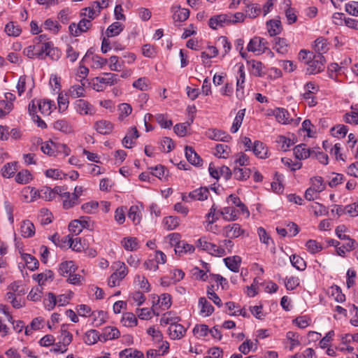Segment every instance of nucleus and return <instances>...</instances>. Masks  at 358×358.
I'll use <instances>...</instances> for the list:
<instances>
[{"label":"nucleus","instance_id":"f257e3e1","mask_svg":"<svg viewBox=\"0 0 358 358\" xmlns=\"http://www.w3.org/2000/svg\"><path fill=\"white\" fill-rule=\"evenodd\" d=\"M23 54L29 59H43L49 57L52 60H57L61 55L60 50L54 47L52 43H34L23 50Z\"/></svg>","mask_w":358,"mask_h":358},{"label":"nucleus","instance_id":"f03ea898","mask_svg":"<svg viewBox=\"0 0 358 358\" xmlns=\"http://www.w3.org/2000/svg\"><path fill=\"white\" fill-rule=\"evenodd\" d=\"M196 245L198 248L206 251L214 256L222 257L227 254L224 248L217 246L214 243L208 242L204 237L198 239L196 241Z\"/></svg>","mask_w":358,"mask_h":358},{"label":"nucleus","instance_id":"7ed1b4c3","mask_svg":"<svg viewBox=\"0 0 358 358\" xmlns=\"http://www.w3.org/2000/svg\"><path fill=\"white\" fill-rule=\"evenodd\" d=\"M268 42L264 38L255 36L251 38L248 44L247 49L249 52H252L256 55H262L268 50Z\"/></svg>","mask_w":358,"mask_h":358},{"label":"nucleus","instance_id":"20e7f679","mask_svg":"<svg viewBox=\"0 0 358 358\" xmlns=\"http://www.w3.org/2000/svg\"><path fill=\"white\" fill-rule=\"evenodd\" d=\"M209 195V190L206 187H201L190 192L188 194H183L182 200L185 202H191L192 201H204Z\"/></svg>","mask_w":358,"mask_h":358},{"label":"nucleus","instance_id":"39448f33","mask_svg":"<svg viewBox=\"0 0 358 358\" xmlns=\"http://www.w3.org/2000/svg\"><path fill=\"white\" fill-rule=\"evenodd\" d=\"M76 310L78 313V315L81 317H88L90 315H92L94 317V320L96 321V317H99L100 320L98 323L96 324V326H98L99 324H103L105 322V315L106 313L101 310L98 311L96 313L93 312L92 313V310L90 307L85 304H80L77 306Z\"/></svg>","mask_w":358,"mask_h":358},{"label":"nucleus","instance_id":"423d86ee","mask_svg":"<svg viewBox=\"0 0 358 358\" xmlns=\"http://www.w3.org/2000/svg\"><path fill=\"white\" fill-rule=\"evenodd\" d=\"M324 62L325 59L323 55H315L314 58L307 65L306 73L311 75L321 72L324 69Z\"/></svg>","mask_w":358,"mask_h":358},{"label":"nucleus","instance_id":"0eeeda50","mask_svg":"<svg viewBox=\"0 0 358 358\" xmlns=\"http://www.w3.org/2000/svg\"><path fill=\"white\" fill-rule=\"evenodd\" d=\"M76 111L81 115H93L94 108L93 106L85 99H78L73 103Z\"/></svg>","mask_w":358,"mask_h":358},{"label":"nucleus","instance_id":"6e6552de","mask_svg":"<svg viewBox=\"0 0 358 358\" xmlns=\"http://www.w3.org/2000/svg\"><path fill=\"white\" fill-rule=\"evenodd\" d=\"M88 60L92 62V67L96 69H101L104 66L108 60L99 55H94L91 49L88 50L81 60V62H86Z\"/></svg>","mask_w":358,"mask_h":358},{"label":"nucleus","instance_id":"1a4fd4ad","mask_svg":"<svg viewBox=\"0 0 358 358\" xmlns=\"http://www.w3.org/2000/svg\"><path fill=\"white\" fill-rule=\"evenodd\" d=\"M208 138L215 141L229 142L231 136L226 131L217 129H209L206 131Z\"/></svg>","mask_w":358,"mask_h":358},{"label":"nucleus","instance_id":"9d476101","mask_svg":"<svg viewBox=\"0 0 358 358\" xmlns=\"http://www.w3.org/2000/svg\"><path fill=\"white\" fill-rule=\"evenodd\" d=\"M139 137L138 131L136 127H131L122 141L123 146L126 148H131L135 144V141Z\"/></svg>","mask_w":358,"mask_h":358},{"label":"nucleus","instance_id":"9b49d317","mask_svg":"<svg viewBox=\"0 0 358 358\" xmlns=\"http://www.w3.org/2000/svg\"><path fill=\"white\" fill-rule=\"evenodd\" d=\"M357 242L354 239H348L347 242L337 241V255L345 257L346 253L355 249Z\"/></svg>","mask_w":358,"mask_h":358},{"label":"nucleus","instance_id":"f8f14e48","mask_svg":"<svg viewBox=\"0 0 358 358\" xmlns=\"http://www.w3.org/2000/svg\"><path fill=\"white\" fill-rule=\"evenodd\" d=\"M94 128L101 134L108 135L113 131L114 125L108 120H101L94 123Z\"/></svg>","mask_w":358,"mask_h":358},{"label":"nucleus","instance_id":"ddd939ff","mask_svg":"<svg viewBox=\"0 0 358 358\" xmlns=\"http://www.w3.org/2000/svg\"><path fill=\"white\" fill-rule=\"evenodd\" d=\"M224 236L231 238H238L245 232V231L241 229V225L237 223L228 224L224 227Z\"/></svg>","mask_w":358,"mask_h":358},{"label":"nucleus","instance_id":"4468645a","mask_svg":"<svg viewBox=\"0 0 358 358\" xmlns=\"http://www.w3.org/2000/svg\"><path fill=\"white\" fill-rule=\"evenodd\" d=\"M171 11L173 13V19L176 22H185L189 16V9L182 8L180 6H173Z\"/></svg>","mask_w":358,"mask_h":358},{"label":"nucleus","instance_id":"2eb2a0df","mask_svg":"<svg viewBox=\"0 0 358 358\" xmlns=\"http://www.w3.org/2000/svg\"><path fill=\"white\" fill-rule=\"evenodd\" d=\"M185 157L187 160L195 166H201L203 164V159L190 146L185 147Z\"/></svg>","mask_w":358,"mask_h":358},{"label":"nucleus","instance_id":"dca6fc26","mask_svg":"<svg viewBox=\"0 0 358 358\" xmlns=\"http://www.w3.org/2000/svg\"><path fill=\"white\" fill-rule=\"evenodd\" d=\"M120 335V331L114 327H106L103 329L102 334H99L100 341L106 342L109 340L117 338Z\"/></svg>","mask_w":358,"mask_h":358},{"label":"nucleus","instance_id":"f3484780","mask_svg":"<svg viewBox=\"0 0 358 358\" xmlns=\"http://www.w3.org/2000/svg\"><path fill=\"white\" fill-rule=\"evenodd\" d=\"M168 332L171 339L176 340L182 338L185 335L186 329L182 324L178 322L172 326H169Z\"/></svg>","mask_w":358,"mask_h":358},{"label":"nucleus","instance_id":"a211bd4d","mask_svg":"<svg viewBox=\"0 0 358 358\" xmlns=\"http://www.w3.org/2000/svg\"><path fill=\"white\" fill-rule=\"evenodd\" d=\"M313 150L307 148L306 144H300L294 148V154L296 159H305L313 157Z\"/></svg>","mask_w":358,"mask_h":358},{"label":"nucleus","instance_id":"6ab92c4d","mask_svg":"<svg viewBox=\"0 0 358 358\" xmlns=\"http://www.w3.org/2000/svg\"><path fill=\"white\" fill-rule=\"evenodd\" d=\"M227 20H229L226 14L217 15L210 18L208 25L211 29H217L219 27L228 25Z\"/></svg>","mask_w":358,"mask_h":358},{"label":"nucleus","instance_id":"aec40b11","mask_svg":"<svg viewBox=\"0 0 358 358\" xmlns=\"http://www.w3.org/2000/svg\"><path fill=\"white\" fill-rule=\"evenodd\" d=\"M103 76V77H96L95 81L103 83L105 87L114 85L119 81L117 74L113 73H104Z\"/></svg>","mask_w":358,"mask_h":358},{"label":"nucleus","instance_id":"412c9836","mask_svg":"<svg viewBox=\"0 0 358 358\" xmlns=\"http://www.w3.org/2000/svg\"><path fill=\"white\" fill-rule=\"evenodd\" d=\"M348 214L351 217L358 215V203H353L345 206L337 205V215Z\"/></svg>","mask_w":358,"mask_h":358},{"label":"nucleus","instance_id":"4be33fe9","mask_svg":"<svg viewBox=\"0 0 358 358\" xmlns=\"http://www.w3.org/2000/svg\"><path fill=\"white\" fill-rule=\"evenodd\" d=\"M343 24L349 28L358 29V20L347 17L344 13H337V25Z\"/></svg>","mask_w":358,"mask_h":358},{"label":"nucleus","instance_id":"5701e85b","mask_svg":"<svg viewBox=\"0 0 358 358\" xmlns=\"http://www.w3.org/2000/svg\"><path fill=\"white\" fill-rule=\"evenodd\" d=\"M251 175V170L247 167H237L233 169V176L236 180L240 181L246 180Z\"/></svg>","mask_w":358,"mask_h":358},{"label":"nucleus","instance_id":"b1692460","mask_svg":"<svg viewBox=\"0 0 358 358\" xmlns=\"http://www.w3.org/2000/svg\"><path fill=\"white\" fill-rule=\"evenodd\" d=\"M266 28L271 36L280 34L282 30L281 22L279 20H271L266 22Z\"/></svg>","mask_w":358,"mask_h":358},{"label":"nucleus","instance_id":"393cba45","mask_svg":"<svg viewBox=\"0 0 358 358\" xmlns=\"http://www.w3.org/2000/svg\"><path fill=\"white\" fill-rule=\"evenodd\" d=\"M121 244L128 251H134L139 248V241L136 237H124L121 241Z\"/></svg>","mask_w":358,"mask_h":358},{"label":"nucleus","instance_id":"a878e982","mask_svg":"<svg viewBox=\"0 0 358 358\" xmlns=\"http://www.w3.org/2000/svg\"><path fill=\"white\" fill-rule=\"evenodd\" d=\"M195 248L193 245L188 244L185 241H181L176 245L174 248L176 254L182 255L183 254H192L194 252Z\"/></svg>","mask_w":358,"mask_h":358},{"label":"nucleus","instance_id":"bb28decb","mask_svg":"<svg viewBox=\"0 0 358 358\" xmlns=\"http://www.w3.org/2000/svg\"><path fill=\"white\" fill-rule=\"evenodd\" d=\"M199 307L200 314L203 316H209L214 312V307L205 297H200L199 299Z\"/></svg>","mask_w":358,"mask_h":358},{"label":"nucleus","instance_id":"cd10ccee","mask_svg":"<svg viewBox=\"0 0 358 358\" xmlns=\"http://www.w3.org/2000/svg\"><path fill=\"white\" fill-rule=\"evenodd\" d=\"M218 213L223 216V219L226 221H235L238 219V210L233 207H224L218 210Z\"/></svg>","mask_w":358,"mask_h":358},{"label":"nucleus","instance_id":"c85d7f7f","mask_svg":"<svg viewBox=\"0 0 358 358\" xmlns=\"http://www.w3.org/2000/svg\"><path fill=\"white\" fill-rule=\"evenodd\" d=\"M77 267L73 261H65L62 262L59 266V273L61 275L66 276L69 274L75 273Z\"/></svg>","mask_w":358,"mask_h":358},{"label":"nucleus","instance_id":"c756f323","mask_svg":"<svg viewBox=\"0 0 358 358\" xmlns=\"http://www.w3.org/2000/svg\"><path fill=\"white\" fill-rule=\"evenodd\" d=\"M20 231L24 238H30L35 234V227L31 221L24 220L21 224Z\"/></svg>","mask_w":358,"mask_h":358},{"label":"nucleus","instance_id":"7c9ffc66","mask_svg":"<svg viewBox=\"0 0 358 358\" xmlns=\"http://www.w3.org/2000/svg\"><path fill=\"white\" fill-rule=\"evenodd\" d=\"M252 151L258 158L265 159L267 157V148L261 141H255L254 142Z\"/></svg>","mask_w":358,"mask_h":358},{"label":"nucleus","instance_id":"2f4dec72","mask_svg":"<svg viewBox=\"0 0 358 358\" xmlns=\"http://www.w3.org/2000/svg\"><path fill=\"white\" fill-rule=\"evenodd\" d=\"M226 266L233 272H238L241 266V259L238 256H233L224 259Z\"/></svg>","mask_w":358,"mask_h":358},{"label":"nucleus","instance_id":"473e14b6","mask_svg":"<svg viewBox=\"0 0 358 358\" xmlns=\"http://www.w3.org/2000/svg\"><path fill=\"white\" fill-rule=\"evenodd\" d=\"M277 121L281 124H288L290 122L289 114L285 108H277L273 112Z\"/></svg>","mask_w":358,"mask_h":358},{"label":"nucleus","instance_id":"72a5a7b5","mask_svg":"<svg viewBox=\"0 0 358 358\" xmlns=\"http://www.w3.org/2000/svg\"><path fill=\"white\" fill-rule=\"evenodd\" d=\"M38 107L43 115H48L51 113L52 108H55V104L50 100L43 99L38 101Z\"/></svg>","mask_w":358,"mask_h":358},{"label":"nucleus","instance_id":"f704fd0d","mask_svg":"<svg viewBox=\"0 0 358 358\" xmlns=\"http://www.w3.org/2000/svg\"><path fill=\"white\" fill-rule=\"evenodd\" d=\"M313 48L317 53L316 55H323L329 50V43L324 38L319 37L315 41Z\"/></svg>","mask_w":358,"mask_h":358},{"label":"nucleus","instance_id":"c9c22d12","mask_svg":"<svg viewBox=\"0 0 358 358\" xmlns=\"http://www.w3.org/2000/svg\"><path fill=\"white\" fill-rule=\"evenodd\" d=\"M203 265L204 268L207 270L206 272H205L203 270L200 269L198 267H194L192 269V275L197 280L208 281L211 282L210 275L207 274V272L209 271L208 268L209 267V265L207 263H203Z\"/></svg>","mask_w":358,"mask_h":358},{"label":"nucleus","instance_id":"e433bc0d","mask_svg":"<svg viewBox=\"0 0 358 358\" xmlns=\"http://www.w3.org/2000/svg\"><path fill=\"white\" fill-rule=\"evenodd\" d=\"M120 358H144L143 353L134 348H126L119 352Z\"/></svg>","mask_w":358,"mask_h":358},{"label":"nucleus","instance_id":"4c0bfd02","mask_svg":"<svg viewBox=\"0 0 358 358\" xmlns=\"http://www.w3.org/2000/svg\"><path fill=\"white\" fill-rule=\"evenodd\" d=\"M180 321V318L179 317L173 315V313L169 311L162 315L160 319V324L162 326H166L167 324L172 326Z\"/></svg>","mask_w":358,"mask_h":358},{"label":"nucleus","instance_id":"58836bf2","mask_svg":"<svg viewBox=\"0 0 358 358\" xmlns=\"http://www.w3.org/2000/svg\"><path fill=\"white\" fill-rule=\"evenodd\" d=\"M41 151L48 156H57V143L53 142L52 141H48L44 143H42L41 146Z\"/></svg>","mask_w":358,"mask_h":358},{"label":"nucleus","instance_id":"ea45409f","mask_svg":"<svg viewBox=\"0 0 358 358\" xmlns=\"http://www.w3.org/2000/svg\"><path fill=\"white\" fill-rule=\"evenodd\" d=\"M53 128L55 130L65 134H70L73 131L71 125L65 120H58L53 123Z\"/></svg>","mask_w":358,"mask_h":358},{"label":"nucleus","instance_id":"a19ab883","mask_svg":"<svg viewBox=\"0 0 358 358\" xmlns=\"http://www.w3.org/2000/svg\"><path fill=\"white\" fill-rule=\"evenodd\" d=\"M83 341L87 345H90L95 344L98 341H100L99 331L95 329H90L87 331L85 334Z\"/></svg>","mask_w":358,"mask_h":358},{"label":"nucleus","instance_id":"79ce46f5","mask_svg":"<svg viewBox=\"0 0 358 358\" xmlns=\"http://www.w3.org/2000/svg\"><path fill=\"white\" fill-rule=\"evenodd\" d=\"M275 46L273 48L280 54L284 55L288 52V43L284 38H274Z\"/></svg>","mask_w":358,"mask_h":358},{"label":"nucleus","instance_id":"37998d69","mask_svg":"<svg viewBox=\"0 0 358 358\" xmlns=\"http://www.w3.org/2000/svg\"><path fill=\"white\" fill-rule=\"evenodd\" d=\"M4 31L9 36L17 37L20 35L22 29L15 22L11 21L6 24Z\"/></svg>","mask_w":358,"mask_h":358},{"label":"nucleus","instance_id":"c03bdc74","mask_svg":"<svg viewBox=\"0 0 358 358\" xmlns=\"http://www.w3.org/2000/svg\"><path fill=\"white\" fill-rule=\"evenodd\" d=\"M73 335L70 333L67 329L66 326L63 324L61 327V335L59 336V342L64 345V347H68L70 343L72 342Z\"/></svg>","mask_w":358,"mask_h":358},{"label":"nucleus","instance_id":"a18cd8bd","mask_svg":"<svg viewBox=\"0 0 358 358\" xmlns=\"http://www.w3.org/2000/svg\"><path fill=\"white\" fill-rule=\"evenodd\" d=\"M63 208L66 210L71 208L79 204V200H76L69 192L62 198Z\"/></svg>","mask_w":358,"mask_h":358},{"label":"nucleus","instance_id":"49530a36","mask_svg":"<svg viewBox=\"0 0 358 358\" xmlns=\"http://www.w3.org/2000/svg\"><path fill=\"white\" fill-rule=\"evenodd\" d=\"M245 109L239 110L238 112L237 113V114L234 120L232 126L230 129V131L231 133L234 134L238 131L239 128L241 127V126L242 124L243 117L245 116Z\"/></svg>","mask_w":358,"mask_h":358},{"label":"nucleus","instance_id":"de8ad7c7","mask_svg":"<svg viewBox=\"0 0 358 358\" xmlns=\"http://www.w3.org/2000/svg\"><path fill=\"white\" fill-rule=\"evenodd\" d=\"M124 29V26L118 22H115L111 24L106 29V34L107 37H113L119 35Z\"/></svg>","mask_w":358,"mask_h":358},{"label":"nucleus","instance_id":"09e8293b","mask_svg":"<svg viewBox=\"0 0 358 358\" xmlns=\"http://www.w3.org/2000/svg\"><path fill=\"white\" fill-rule=\"evenodd\" d=\"M53 277L54 273L51 270H46L43 273L33 275V278L38 282L39 285H44L48 280H52Z\"/></svg>","mask_w":358,"mask_h":358},{"label":"nucleus","instance_id":"8fccbe9b","mask_svg":"<svg viewBox=\"0 0 358 358\" xmlns=\"http://www.w3.org/2000/svg\"><path fill=\"white\" fill-rule=\"evenodd\" d=\"M290 262L292 265L299 271H304L306 268V262L305 260L297 255H292L290 257Z\"/></svg>","mask_w":358,"mask_h":358},{"label":"nucleus","instance_id":"3c124183","mask_svg":"<svg viewBox=\"0 0 358 358\" xmlns=\"http://www.w3.org/2000/svg\"><path fill=\"white\" fill-rule=\"evenodd\" d=\"M22 258L28 269L34 271L38 268L39 262L34 256L29 254H23Z\"/></svg>","mask_w":358,"mask_h":358},{"label":"nucleus","instance_id":"603ef678","mask_svg":"<svg viewBox=\"0 0 358 358\" xmlns=\"http://www.w3.org/2000/svg\"><path fill=\"white\" fill-rule=\"evenodd\" d=\"M276 143L278 147L282 151H287L294 144V142L289 138L285 136H279L277 138Z\"/></svg>","mask_w":358,"mask_h":358},{"label":"nucleus","instance_id":"864d4df0","mask_svg":"<svg viewBox=\"0 0 358 358\" xmlns=\"http://www.w3.org/2000/svg\"><path fill=\"white\" fill-rule=\"evenodd\" d=\"M122 323L125 327H132L137 325L138 320L134 313H125L122 315Z\"/></svg>","mask_w":358,"mask_h":358},{"label":"nucleus","instance_id":"5fc2aeb1","mask_svg":"<svg viewBox=\"0 0 358 358\" xmlns=\"http://www.w3.org/2000/svg\"><path fill=\"white\" fill-rule=\"evenodd\" d=\"M251 65V73L256 77H262L264 76L263 72L264 65L259 61L252 60L250 62Z\"/></svg>","mask_w":358,"mask_h":358},{"label":"nucleus","instance_id":"6e6d98bb","mask_svg":"<svg viewBox=\"0 0 358 358\" xmlns=\"http://www.w3.org/2000/svg\"><path fill=\"white\" fill-rule=\"evenodd\" d=\"M32 179L31 173L27 170L19 171L15 176V181L20 184H27Z\"/></svg>","mask_w":358,"mask_h":358},{"label":"nucleus","instance_id":"4d7b16f0","mask_svg":"<svg viewBox=\"0 0 358 358\" xmlns=\"http://www.w3.org/2000/svg\"><path fill=\"white\" fill-rule=\"evenodd\" d=\"M17 171V163H7L1 169V173L4 178H10Z\"/></svg>","mask_w":358,"mask_h":358},{"label":"nucleus","instance_id":"13d9d810","mask_svg":"<svg viewBox=\"0 0 358 358\" xmlns=\"http://www.w3.org/2000/svg\"><path fill=\"white\" fill-rule=\"evenodd\" d=\"M286 338L290 343L289 350H293L296 346L300 345L299 334L289 331L286 334Z\"/></svg>","mask_w":358,"mask_h":358},{"label":"nucleus","instance_id":"bf43d9fd","mask_svg":"<svg viewBox=\"0 0 358 358\" xmlns=\"http://www.w3.org/2000/svg\"><path fill=\"white\" fill-rule=\"evenodd\" d=\"M140 210L138 206H131L128 212V218L130 219L135 224L141 221Z\"/></svg>","mask_w":358,"mask_h":358},{"label":"nucleus","instance_id":"052dcab7","mask_svg":"<svg viewBox=\"0 0 358 358\" xmlns=\"http://www.w3.org/2000/svg\"><path fill=\"white\" fill-rule=\"evenodd\" d=\"M81 85H74L71 87L69 90V93L71 97L73 98H78L84 96L85 93V83H80Z\"/></svg>","mask_w":358,"mask_h":358},{"label":"nucleus","instance_id":"680f3d73","mask_svg":"<svg viewBox=\"0 0 358 358\" xmlns=\"http://www.w3.org/2000/svg\"><path fill=\"white\" fill-rule=\"evenodd\" d=\"M245 11L249 17L255 18L260 14L261 7L258 4H247Z\"/></svg>","mask_w":358,"mask_h":358},{"label":"nucleus","instance_id":"e2e57ef3","mask_svg":"<svg viewBox=\"0 0 358 358\" xmlns=\"http://www.w3.org/2000/svg\"><path fill=\"white\" fill-rule=\"evenodd\" d=\"M43 304L45 309L48 310H52L57 304L56 296L52 292L48 293L43 300Z\"/></svg>","mask_w":358,"mask_h":358},{"label":"nucleus","instance_id":"0e129e2a","mask_svg":"<svg viewBox=\"0 0 358 358\" xmlns=\"http://www.w3.org/2000/svg\"><path fill=\"white\" fill-rule=\"evenodd\" d=\"M193 334L197 338L206 337L209 334V328L206 324H196L193 329Z\"/></svg>","mask_w":358,"mask_h":358},{"label":"nucleus","instance_id":"69168bd1","mask_svg":"<svg viewBox=\"0 0 358 358\" xmlns=\"http://www.w3.org/2000/svg\"><path fill=\"white\" fill-rule=\"evenodd\" d=\"M215 155L220 158L226 159L230 153V148L224 144H217L215 147Z\"/></svg>","mask_w":358,"mask_h":358},{"label":"nucleus","instance_id":"338daca9","mask_svg":"<svg viewBox=\"0 0 358 358\" xmlns=\"http://www.w3.org/2000/svg\"><path fill=\"white\" fill-rule=\"evenodd\" d=\"M155 119L157 123L162 128L170 129L173 125V122L167 118V116L164 114H157Z\"/></svg>","mask_w":358,"mask_h":358},{"label":"nucleus","instance_id":"774afa93","mask_svg":"<svg viewBox=\"0 0 358 358\" xmlns=\"http://www.w3.org/2000/svg\"><path fill=\"white\" fill-rule=\"evenodd\" d=\"M117 266L115 271L113 274H116V276L119 278V279H124L126 275L128 274V268L126 266L125 264L121 262H117L115 263Z\"/></svg>","mask_w":358,"mask_h":358}]
</instances>
